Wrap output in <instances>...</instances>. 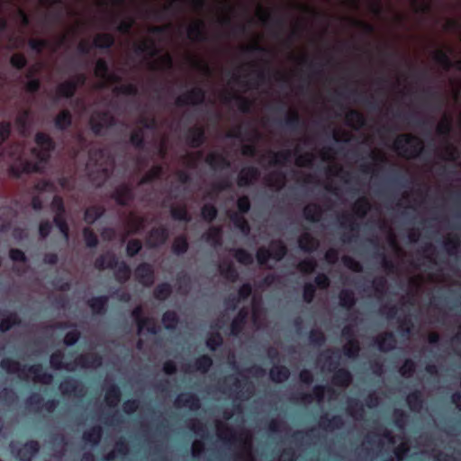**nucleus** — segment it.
<instances>
[{"mask_svg":"<svg viewBox=\"0 0 461 461\" xmlns=\"http://www.w3.org/2000/svg\"><path fill=\"white\" fill-rule=\"evenodd\" d=\"M388 80L385 77H380L376 79L379 85L374 92H368L366 89L351 86L348 82L342 84L339 88L329 90L325 99L336 105H340L347 102L360 103L370 108L376 109L383 105L387 99V89L383 86Z\"/></svg>","mask_w":461,"mask_h":461,"instance_id":"nucleus-1","label":"nucleus"},{"mask_svg":"<svg viewBox=\"0 0 461 461\" xmlns=\"http://www.w3.org/2000/svg\"><path fill=\"white\" fill-rule=\"evenodd\" d=\"M401 101H410L422 106H440L446 100V94L440 85L429 84L420 89L403 88L396 92Z\"/></svg>","mask_w":461,"mask_h":461,"instance_id":"nucleus-2","label":"nucleus"},{"mask_svg":"<svg viewBox=\"0 0 461 461\" xmlns=\"http://www.w3.org/2000/svg\"><path fill=\"white\" fill-rule=\"evenodd\" d=\"M36 147L31 149V158H19L23 166V172H40L44 164L50 158L52 150L55 149L53 140L44 132H38L35 136Z\"/></svg>","mask_w":461,"mask_h":461,"instance_id":"nucleus-3","label":"nucleus"},{"mask_svg":"<svg viewBox=\"0 0 461 461\" xmlns=\"http://www.w3.org/2000/svg\"><path fill=\"white\" fill-rule=\"evenodd\" d=\"M0 366L7 374L17 375L22 380H28L30 375H33V381L45 385H50L53 381V375L43 371L41 364L32 366L21 365L18 361L9 357H5L0 362Z\"/></svg>","mask_w":461,"mask_h":461,"instance_id":"nucleus-4","label":"nucleus"},{"mask_svg":"<svg viewBox=\"0 0 461 461\" xmlns=\"http://www.w3.org/2000/svg\"><path fill=\"white\" fill-rule=\"evenodd\" d=\"M393 148L402 158H416L422 153L424 144L420 138L411 133H402L395 138Z\"/></svg>","mask_w":461,"mask_h":461,"instance_id":"nucleus-5","label":"nucleus"},{"mask_svg":"<svg viewBox=\"0 0 461 461\" xmlns=\"http://www.w3.org/2000/svg\"><path fill=\"white\" fill-rule=\"evenodd\" d=\"M216 430L218 438L225 444H239L243 449L240 453H243L245 456L253 455L250 436L238 434L232 428L220 420L216 422Z\"/></svg>","mask_w":461,"mask_h":461,"instance_id":"nucleus-6","label":"nucleus"},{"mask_svg":"<svg viewBox=\"0 0 461 461\" xmlns=\"http://www.w3.org/2000/svg\"><path fill=\"white\" fill-rule=\"evenodd\" d=\"M138 126L131 132L130 141L137 149H143L145 138L149 132L155 133L157 117H137Z\"/></svg>","mask_w":461,"mask_h":461,"instance_id":"nucleus-7","label":"nucleus"},{"mask_svg":"<svg viewBox=\"0 0 461 461\" xmlns=\"http://www.w3.org/2000/svg\"><path fill=\"white\" fill-rule=\"evenodd\" d=\"M264 68L255 72V77L249 80H243L240 76L233 75V81L238 84L244 93L249 90H258L260 86L268 83L270 80V68L269 60H263Z\"/></svg>","mask_w":461,"mask_h":461,"instance_id":"nucleus-8","label":"nucleus"},{"mask_svg":"<svg viewBox=\"0 0 461 461\" xmlns=\"http://www.w3.org/2000/svg\"><path fill=\"white\" fill-rule=\"evenodd\" d=\"M226 381H231L228 392L235 400L248 401L255 393V386L247 377L241 380L238 376L230 375L227 376Z\"/></svg>","mask_w":461,"mask_h":461,"instance_id":"nucleus-9","label":"nucleus"},{"mask_svg":"<svg viewBox=\"0 0 461 461\" xmlns=\"http://www.w3.org/2000/svg\"><path fill=\"white\" fill-rule=\"evenodd\" d=\"M205 97V90L202 86H194L178 95L175 98V104L180 108L198 106L204 103Z\"/></svg>","mask_w":461,"mask_h":461,"instance_id":"nucleus-10","label":"nucleus"},{"mask_svg":"<svg viewBox=\"0 0 461 461\" xmlns=\"http://www.w3.org/2000/svg\"><path fill=\"white\" fill-rule=\"evenodd\" d=\"M88 158L90 163H95L98 167V170L102 174V180H106L113 167V160L108 156L107 151L104 149H89Z\"/></svg>","mask_w":461,"mask_h":461,"instance_id":"nucleus-11","label":"nucleus"},{"mask_svg":"<svg viewBox=\"0 0 461 461\" xmlns=\"http://www.w3.org/2000/svg\"><path fill=\"white\" fill-rule=\"evenodd\" d=\"M131 317L137 324L139 334H141L144 330L152 335L158 333L159 328L155 320L151 317L144 316L143 307L141 305H138L132 310Z\"/></svg>","mask_w":461,"mask_h":461,"instance_id":"nucleus-12","label":"nucleus"},{"mask_svg":"<svg viewBox=\"0 0 461 461\" xmlns=\"http://www.w3.org/2000/svg\"><path fill=\"white\" fill-rule=\"evenodd\" d=\"M9 447L12 454L19 461H32L33 456L40 450V444L38 443V441L35 440L28 441L20 447H18L17 442L12 441Z\"/></svg>","mask_w":461,"mask_h":461,"instance_id":"nucleus-13","label":"nucleus"},{"mask_svg":"<svg viewBox=\"0 0 461 461\" xmlns=\"http://www.w3.org/2000/svg\"><path fill=\"white\" fill-rule=\"evenodd\" d=\"M92 131L98 136H108L113 132L118 117H89Z\"/></svg>","mask_w":461,"mask_h":461,"instance_id":"nucleus-14","label":"nucleus"},{"mask_svg":"<svg viewBox=\"0 0 461 461\" xmlns=\"http://www.w3.org/2000/svg\"><path fill=\"white\" fill-rule=\"evenodd\" d=\"M299 62L302 65L307 66L309 71L311 72L306 78L307 84H300L297 86V91L301 95L306 94L310 89V82L314 77H319L322 75V70L317 68V65L312 61L310 60L309 57L306 55L302 56L299 59Z\"/></svg>","mask_w":461,"mask_h":461,"instance_id":"nucleus-15","label":"nucleus"},{"mask_svg":"<svg viewBox=\"0 0 461 461\" xmlns=\"http://www.w3.org/2000/svg\"><path fill=\"white\" fill-rule=\"evenodd\" d=\"M111 196L121 206H127L134 200L133 189L129 184L119 185Z\"/></svg>","mask_w":461,"mask_h":461,"instance_id":"nucleus-16","label":"nucleus"},{"mask_svg":"<svg viewBox=\"0 0 461 461\" xmlns=\"http://www.w3.org/2000/svg\"><path fill=\"white\" fill-rule=\"evenodd\" d=\"M134 276L136 280L143 286L150 287L154 284V269L153 267L149 263H140L136 267Z\"/></svg>","mask_w":461,"mask_h":461,"instance_id":"nucleus-17","label":"nucleus"},{"mask_svg":"<svg viewBox=\"0 0 461 461\" xmlns=\"http://www.w3.org/2000/svg\"><path fill=\"white\" fill-rule=\"evenodd\" d=\"M75 368H98L103 365V358L96 353L80 354L73 361Z\"/></svg>","mask_w":461,"mask_h":461,"instance_id":"nucleus-18","label":"nucleus"},{"mask_svg":"<svg viewBox=\"0 0 461 461\" xmlns=\"http://www.w3.org/2000/svg\"><path fill=\"white\" fill-rule=\"evenodd\" d=\"M174 405L176 408L185 407L191 411H196L201 408V401L194 393H181L176 397Z\"/></svg>","mask_w":461,"mask_h":461,"instance_id":"nucleus-19","label":"nucleus"},{"mask_svg":"<svg viewBox=\"0 0 461 461\" xmlns=\"http://www.w3.org/2000/svg\"><path fill=\"white\" fill-rule=\"evenodd\" d=\"M59 389L65 396L76 395L77 397H82L86 393L80 383L72 377H67L61 381Z\"/></svg>","mask_w":461,"mask_h":461,"instance_id":"nucleus-20","label":"nucleus"},{"mask_svg":"<svg viewBox=\"0 0 461 461\" xmlns=\"http://www.w3.org/2000/svg\"><path fill=\"white\" fill-rule=\"evenodd\" d=\"M260 176V172L258 167L254 166H249L243 167L237 179V184L240 187H247L253 185Z\"/></svg>","mask_w":461,"mask_h":461,"instance_id":"nucleus-21","label":"nucleus"},{"mask_svg":"<svg viewBox=\"0 0 461 461\" xmlns=\"http://www.w3.org/2000/svg\"><path fill=\"white\" fill-rule=\"evenodd\" d=\"M375 343L381 352H390L396 348L397 340L392 331H385L375 338Z\"/></svg>","mask_w":461,"mask_h":461,"instance_id":"nucleus-22","label":"nucleus"},{"mask_svg":"<svg viewBox=\"0 0 461 461\" xmlns=\"http://www.w3.org/2000/svg\"><path fill=\"white\" fill-rule=\"evenodd\" d=\"M188 38L196 42H205L208 40L205 31V23L203 20H197L187 28Z\"/></svg>","mask_w":461,"mask_h":461,"instance_id":"nucleus-23","label":"nucleus"},{"mask_svg":"<svg viewBox=\"0 0 461 461\" xmlns=\"http://www.w3.org/2000/svg\"><path fill=\"white\" fill-rule=\"evenodd\" d=\"M168 238V230L164 226L155 227L148 234L147 242L150 248L164 244Z\"/></svg>","mask_w":461,"mask_h":461,"instance_id":"nucleus-24","label":"nucleus"},{"mask_svg":"<svg viewBox=\"0 0 461 461\" xmlns=\"http://www.w3.org/2000/svg\"><path fill=\"white\" fill-rule=\"evenodd\" d=\"M186 143L191 148H199L205 140L204 129L202 126L194 125L186 133Z\"/></svg>","mask_w":461,"mask_h":461,"instance_id":"nucleus-25","label":"nucleus"},{"mask_svg":"<svg viewBox=\"0 0 461 461\" xmlns=\"http://www.w3.org/2000/svg\"><path fill=\"white\" fill-rule=\"evenodd\" d=\"M344 424V420L340 415L329 417V415L325 413L321 416L319 427L323 430L332 431L334 429H342Z\"/></svg>","mask_w":461,"mask_h":461,"instance_id":"nucleus-26","label":"nucleus"},{"mask_svg":"<svg viewBox=\"0 0 461 461\" xmlns=\"http://www.w3.org/2000/svg\"><path fill=\"white\" fill-rule=\"evenodd\" d=\"M249 315V307H242L239 311L237 316L232 320V321L230 323V334L232 336H239L241 333V331L247 322Z\"/></svg>","mask_w":461,"mask_h":461,"instance_id":"nucleus-27","label":"nucleus"},{"mask_svg":"<svg viewBox=\"0 0 461 461\" xmlns=\"http://www.w3.org/2000/svg\"><path fill=\"white\" fill-rule=\"evenodd\" d=\"M298 245L303 252L311 253L318 249L320 241L309 231H304L298 238Z\"/></svg>","mask_w":461,"mask_h":461,"instance_id":"nucleus-28","label":"nucleus"},{"mask_svg":"<svg viewBox=\"0 0 461 461\" xmlns=\"http://www.w3.org/2000/svg\"><path fill=\"white\" fill-rule=\"evenodd\" d=\"M252 293V286L249 283L243 284L239 291L238 296L232 295L228 298L226 301V306L228 309L235 310L238 306V303L241 300H247Z\"/></svg>","mask_w":461,"mask_h":461,"instance_id":"nucleus-29","label":"nucleus"},{"mask_svg":"<svg viewBox=\"0 0 461 461\" xmlns=\"http://www.w3.org/2000/svg\"><path fill=\"white\" fill-rule=\"evenodd\" d=\"M333 349H326L321 354V360L323 362V369L333 372L339 366V356Z\"/></svg>","mask_w":461,"mask_h":461,"instance_id":"nucleus-30","label":"nucleus"},{"mask_svg":"<svg viewBox=\"0 0 461 461\" xmlns=\"http://www.w3.org/2000/svg\"><path fill=\"white\" fill-rule=\"evenodd\" d=\"M323 212L322 207L316 203H308L303 209L305 220L313 223L319 222L321 220Z\"/></svg>","mask_w":461,"mask_h":461,"instance_id":"nucleus-31","label":"nucleus"},{"mask_svg":"<svg viewBox=\"0 0 461 461\" xmlns=\"http://www.w3.org/2000/svg\"><path fill=\"white\" fill-rule=\"evenodd\" d=\"M50 364L55 370H67L69 372L75 371L73 362H64V353L61 350H57L50 355Z\"/></svg>","mask_w":461,"mask_h":461,"instance_id":"nucleus-32","label":"nucleus"},{"mask_svg":"<svg viewBox=\"0 0 461 461\" xmlns=\"http://www.w3.org/2000/svg\"><path fill=\"white\" fill-rule=\"evenodd\" d=\"M270 154L272 155L270 166H285L295 156L296 150L285 149L276 152L271 151Z\"/></svg>","mask_w":461,"mask_h":461,"instance_id":"nucleus-33","label":"nucleus"},{"mask_svg":"<svg viewBox=\"0 0 461 461\" xmlns=\"http://www.w3.org/2000/svg\"><path fill=\"white\" fill-rule=\"evenodd\" d=\"M333 373L332 383L334 385L346 388L352 383L353 377L348 369L339 367Z\"/></svg>","mask_w":461,"mask_h":461,"instance_id":"nucleus-34","label":"nucleus"},{"mask_svg":"<svg viewBox=\"0 0 461 461\" xmlns=\"http://www.w3.org/2000/svg\"><path fill=\"white\" fill-rule=\"evenodd\" d=\"M266 182L270 188L279 191L284 188L286 176L283 171L274 170L266 176Z\"/></svg>","mask_w":461,"mask_h":461,"instance_id":"nucleus-35","label":"nucleus"},{"mask_svg":"<svg viewBox=\"0 0 461 461\" xmlns=\"http://www.w3.org/2000/svg\"><path fill=\"white\" fill-rule=\"evenodd\" d=\"M133 50L136 55L147 54L150 58L157 56L158 53L157 45L152 40H144L140 43L135 44Z\"/></svg>","mask_w":461,"mask_h":461,"instance_id":"nucleus-36","label":"nucleus"},{"mask_svg":"<svg viewBox=\"0 0 461 461\" xmlns=\"http://www.w3.org/2000/svg\"><path fill=\"white\" fill-rule=\"evenodd\" d=\"M371 203L366 196H361L357 198L352 206V210L355 215L359 219L366 218L368 212L371 211Z\"/></svg>","mask_w":461,"mask_h":461,"instance_id":"nucleus-37","label":"nucleus"},{"mask_svg":"<svg viewBox=\"0 0 461 461\" xmlns=\"http://www.w3.org/2000/svg\"><path fill=\"white\" fill-rule=\"evenodd\" d=\"M221 276L226 280L234 283L239 278V273L232 262L228 260L221 261L218 266Z\"/></svg>","mask_w":461,"mask_h":461,"instance_id":"nucleus-38","label":"nucleus"},{"mask_svg":"<svg viewBox=\"0 0 461 461\" xmlns=\"http://www.w3.org/2000/svg\"><path fill=\"white\" fill-rule=\"evenodd\" d=\"M346 411L356 420H362L365 417L364 405L357 399H348Z\"/></svg>","mask_w":461,"mask_h":461,"instance_id":"nucleus-39","label":"nucleus"},{"mask_svg":"<svg viewBox=\"0 0 461 461\" xmlns=\"http://www.w3.org/2000/svg\"><path fill=\"white\" fill-rule=\"evenodd\" d=\"M406 402L411 411L420 412L424 404L422 392L420 390H415L410 393L406 397Z\"/></svg>","mask_w":461,"mask_h":461,"instance_id":"nucleus-40","label":"nucleus"},{"mask_svg":"<svg viewBox=\"0 0 461 461\" xmlns=\"http://www.w3.org/2000/svg\"><path fill=\"white\" fill-rule=\"evenodd\" d=\"M117 265V257L113 253L99 256L95 261V267L98 270L113 269Z\"/></svg>","mask_w":461,"mask_h":461,"instance_id":"nucleus-41","label":"nucleus"},{"mask_svg":"<svg viewBox=\"0 0 461 461\" xmlns=\"http://www.w3.org/2000/svg\"><path fill=\"white\" fill-rule=\"evenodd\" d=\"M205 162L208 164L212 169H220L230 167V162L228 159L221 154L218 152H210L205 157Z\"/></svg>","mask_w":461,"mask_h":461,"instance_id":"nucleus-42","label":"nucleus"},{"mask_svg":"<svg viewBox=\"0 0 461 461\" xmlns=\"http://www.w3.org/2000/svg\"><path fill=\"white\" fill-rule=\"evenodd\" d=\"M103 429L101 426H93L89 429L84 431L82 438L86 443H89L92 446H97L103 437Z\"/></svg>","mask_w":461,"mask_h":461,"instance_id":"nucleus-43","label":"nucleus"},{"mask_svg":"<svg viewBox=\"0 0 461 461\" xmlns=\"http://www.w3.org/2000/svg\"><path fill=\"white\" fill-rule=\"evenodd\" d=\"M452 53V50L448 49L447 51L443 50H438L434 52L433 59L436 63L440 65L446 71L453 68L454 61L450 59L449 54Z\"/></svg>","mask_w":461,"mask_h":461,"instance_id":"nucleus-44","label":"nucleus"},{"mask_svg":"<svg viewBox=\"0 0 461 461\" xmlns=\"http://www.w3.org/2000/svg\"><path fill=\"white\" fill-rule=\"evenodd\" d=\"M109 297L106 295L95 296L88 300L87 304L94 314L102 315L105 312Z\"/></svg>","mask_w":461,"mask_h":461,"instance_id":"nucleus-45","label":"nucleus"},{"mask_svg":"<svg viewBox=\"0 0 461 461\" xmlns=\"http://www.w3.org/2000/svg\"><path fill=\"white\" fill-rule=\"evenodd\" d=\"M290 370L285 366H273L269 370V378L276 384L283 383L290 377Z\"/></svg>","mask_w":461,"mask_h":461,"instance_id":"nucleus-46","label":"nucleus"},{"mask_svg":"<svg viewBox=\"0 0 461 461\" xmlns=\"http://www.w3.org/2000/svg\"><path fill=\"white\" fill-rule=\"evenodd\" d=\"M115 43V39L111 33H99L93 41L95 48L110 50Z\"/></svg>","mask_w":461,"mask_h":461,"instance_id":"nucleus-47","label":"nucleus"},{"mask_svg":"<svg viewBox=\"0 0 461 461\" xmlns=\"http://www.w3.org/2000/svg\"><path fill=\"white\" fill-rule=\"evenodd\" d=\"M113 93L115 95L135 97L139 95V87L134 83L120 84L113 86Z\"/></svg>","mask_w":461,"mask_h":461,"instance_id":"nucleus-48","label":"nucleus"},{"mask_svg":"<svg viewBox=\"0 0 461 461\" xmlns=\"http://www.w3.org/2000/svg\"><path fill=\"white\" fill-rule=\"evenodd\" d=\"M122 397V393L118 385L112 384L110 385L104 394V401L106 404L111 407L114 408L116 407Z\"/></svg>","mask_w":461,"mask_h":461,"instance_id":"nucleus-49","label":"nucleus"},{"mask_svg":"<svg viewBox=\"0 0 461 461\" xmlns=\"http://www.w3.org/2000/svg\"><path fill=\"white\" fill-rule=\"evenodd\" d=\"M339 302L340 307L349 311L357 303L355 294L350 289H342L339 294Z\"/></svg>","mask_w":461,"mask_h":461,"instance_id":"nucleus-50","label":"nucleus"},{"mask_svg":"<svg viewBox=\"0 0 461 461\" xmlns=\"http://www.w3.org/2000/svg\"><path fill=\"white\" fill-rule=\"evenodd\" d=\"M76 92V85L69 79L60 83L56 88L57 95L66 99L72 98Z\"/></svg>","mask_w":461,"mask_h":461,"instance_id":"nucleus-51","label":"nucleus"},{"mask_svg":"<svg viewBox=\"0 0 461 461\" xmlns=\"http://www.w3.org/2000/svg\"><path fill=\"white\" fill-rule=\"evenodd\" d=\"M113 269L114 270L115 279L119 283L124 284L130 279L131 271L124 261L119 262L117 260V265Z\"/></svg>","mask_w":461,"mask_h":461,"instance_id":"nucleus-52","label":"nucleus"},{"mask_svg":"<svg viewBox=\"0 0 461 461\" xmlns=\"http://www.w3.org/2000/svg\"><path fill=\"white\" fill-rule=\"evenodd\" d=\"M164 173L163 167L161 165H154L139 181V185L150 184L156 179L162 176Z\"/></svg>","mask_w":461,"mask_h":461,"instance_id":"nucleus-53","label":"nucleus"},{"mask_svg":"<svg viewBox=\"0 0 461 461\" xmlns=\"http://www.w3.org/2000/svg\"><path fill=\"white\" fill-rule=\"evenodd\" d=\"M36 69L31 68L26 73V78L28 79L24 85V89L29 94H36L41 88V81L35 77Z\"/></svg>","mask_w":461,"mask_h":461,"instance_id":"nucleus-54","label":"nucleus"},{"mask_svg":"<svg viewBox=\"0 0 461 461\" xmlns=\"http://www.w3.org/2000/svg\"><path fill=\"white\" fill-rule=\"evenodd\" d=\"M103 205H92L85 211L84 220L86 223L92 224L104 213Z\"/></svg>","mask_w":461,"mask_h":461,"instance_id":"nucleus-55","label":"nucleus"},{"mask_svg":"<svg viewBox=\"0 0 461 461\" xmlns=\"http://www.w3.org/2000/svg\"><path fill=\"white\" fill-rule=\"evenodd\" d=\"M269 249L272 253V258L276 261L282 260L287 253L286 246L280 240L271 241Z\"/></svg>","mask_w":461,"mask_h":461,"instance_id":"nucleus-56","label":"nucleus"},{"mask_svg":"<svg viewBox=\"0 0 461 461\" xmlns=\"http://www.w3.org/2000/svg\"><path fill=\"white\" fill-rule=\"evenodd\" d=\"M229 252L231 253L236 260L242 265L249 266L254 261L252 254L244 249L231 248L229 249Z\"/></svg>","mask_w":461,"mask_h":461,"instance_id":"nucleus-57","label":"nucleus"},{"mask_svg":"<svg viewBox=\"0 0 461 461\" xmlns=\"http://www.w3.org/2000/svg\"><path fill=\"white\" fill-rule=\"evenodd\" d=\"M203 238L206 242L216 248L221 245V230L220 228H211L203 235Z\"/></svg>","mask_w":461,"mask_h":461,"instance_id":"nucleus-58","label":"nucleus"},{"mask_svg":"<svg viewBox=\"0 0 461 461\" xmlns=\"http://www.w3.org/2000/svg\"><path fill=\"white\" fill-rule=\"evenodd\" d=\"M212 366V359L208 355H203L197 357L194 362V369L202 373L206 374Z\"/></svg>","mask_w":461,"mask_h":461,"instance_id":"nucleus-59","label":"nucleus"},{"mask_svg":"<svg viewBox=\"0 0 461 461\" xmlns=\"http://www.w3.org/2000/svg\"><path fill=\"white\" fill-rule=\"evenodd\" d=\"M230 220L233 222L234 226L239 229L243 235L248 236L250 233V226L248 221L245 219L243 215L239 213H233L230 216Z\"/></svg>","mask_w":461,"mask_h":461,"instance_id":"nucleus-60","label":"nucleus"},{"mask_svg":"<svg viewBox=\"0 0 461 461\" xmlns=\"http://www.w3.org/2000/svg\"><path fill=\"white\" fill-rule=\"evenodd\" d=\"M171 216L174 220L189 222L191 216L185 204L178 206H172L170 209Z\"/></svg>","mask_w":461,"mask_h":461,"instance_id":"nucleus-61","label":"nucleus"},{"mask_svg":"<svg viewBox=\"0 0 461 461\" xmlns=\"http://www.w3.org/2000/svg\"><path fill=\"white\" fill-rule=\"evenodd\" d=\"M343 354L348 357L355 359L358 357L360 352V345L357 339H351L347 341L343 346Z\"/></svg>","mask_w":461,"mask_h":461,"instance_id":"nucleus-62","label":"nucleus"},{"mask_svg":"<svg viewBox=\"0 0 461 461\" xmlns=\"http://www.w3.org/2000/svg\"><path fill=\"white\" fill-rule=\"evenodd\" d=\"M188 248L189 244L185 235L177 236L172 244V251L177 256L185 254L188 250Z\"/></svg>","mask_w":461,"mask_h":461,"instance_id":"nucleus-63","label":"nucleus"},{"mask_svg":"<svg viewBox=\"0 0 461 461\" xmlns=\"http://www.w3.org/2000/svg\"><path fill=\"white\" fill-rule=\"evenodd\" d=\"M178 322H179V318H178L176 312L174 311H167L162 315V323L167 330H176Z\"/></svg>","mask_w":461,"mask_h":461,"instance_id":"nucleus-64","label":"nucleus"}]
</instances>
